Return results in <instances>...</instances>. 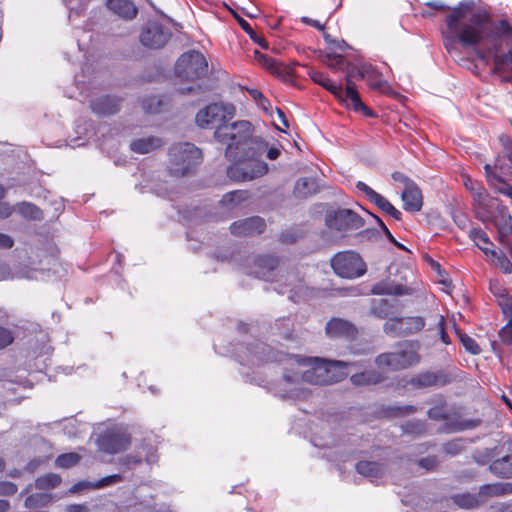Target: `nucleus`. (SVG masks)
<instances>
[{"label": "nucleus", "instance_id": "obj_1", "mask_svg": "<svg viewBox=\"0 0 512 512\" xmlns=\"http://www.w3.org/2000/svg\"><path fill=\"white\" fill-rule=\"evenodd\" d=\"M473 6L472 1H462L445 18L449 33H453L463 47H476L485 37L512 38V26L507 19L494 22L488 11L472 12Z\"/></svg>", "mask_w": 512, "mask_h": 512}, {"label": "nucleus", "instance_id": "obj_2", "mask_svg": "<svg viewBox=\"0 0 512 512\" xmlns=\"http://www.w3.org/2000/svg\"><path fill=\"white\" fill-rule=\"evenodd\" d=\"M238 127V138L224 143L225 159L230 162L226 167V176L234 183L260 179L269 172V166L262 159L267 143L253 137V126L240 124Z\"/></svg>", "mask_w": 512, "mask_h": 512}, {"label": "nucleus", "instance_id": "obj_3", "mask_svg": "<svg viewBox=\"0 0 512 512\" xmlns=\"http://www.w3.org/2000/svg\"><path fill=\"white\" fill-rule=\"evenodd\" d=\"M233 106H225L223 104L212 103L204 106L195 115V122L202 129H215L214 136L219 143H226L233 139H238L240 135V124L251 126L250 122L241 120L228 124L233 118Z\"/></svg>", "mask_w": 512, "mask_h": 512}, {"label": "nucleus", "instance_id": "obj_4", "mask_svg": "<svg viewBox=\"0 0 512 512\" xmlns=\"http://www.w3.org/2000/svg\"><path fill=\"white\" fill-rule=\"evenodd\" d=\"M346 361L329 360L322 358H306L298 361V366L307 367L301 375L288 376L290 380L302 377L304 383L310 385L327 386L338 383L347 376V368L354 366Z\"/></svg>", "mask_w": 512, "mask_h": 512}, {"label": "nucleus", "instance_id": "obj_5", "mask_svg": "<svg viewBox=\"0 0 512 512\" xmlns=\"http://www.w3.org/2000/svg\"><path fill=\"white\" fill-rule=\"evenodd\" d=\"M472 212L483 224L495 226L499 242L507 247L512 256V246L507 243L508 236L512 235V218L507 206H503L498 198H493L491 202L484 203V207L473 208Z\"/></svg>", "mask_w": 512, "mask_h": 512}, {"label": "nucleus", "instance_id": "obj_6", "mask_svg": "<svg viewBox=\"0 0 512 512\" xmlns=\"http://www.w3.org/2000/svg\"><path fill=\"white\" fill-rule=\"evenodd\" d=\"M419 361L418 346L407 340L396 344L393 352L380 353L375 359L379 369L391 372L410 368Z\"/></svg>", "mask_w": 512, "mask_h": 512}, {"label": "nucleus", "instance_id": "obj_7", "mask_svg": "<svg viewBox=\"0 0 512 512\" xmlns=\"http://www.w3.org/2000/svg\"><path fill=\"white\" fill-rule=\"evenodd\" d=\"M169 157V174L180 178L193 173L200 165L202 152L192 143H179L170 147Z\"/></svg>", "mask_w": 512, "mask_h": 512}, {"label": "nucleus", "instance_id": "obj_8", "mask_svg": "<svg viewBox=\"0 0 512 512\" xmlns=\"http://www.w3.org/2000/svg\"><path fill=\"white\" fill-rule=\"evenodd\" d=\"M333 272L340 278L356 279L366 273V264L357 252H338L331 258Z\"/></svg>", "mask_w": 512, "mask_h": 512}, {"label": "nucleus", "instance_id": "obj_9", "mask_svg": "<svg viewBox=\"0 0 512 512\" xmlns=\"http://www.w3.org/2000/svg\"><path fill=\"white\" fill-rule=\"evenodd\" d=\"M174 71L181 79H201L208 72V63L198 51L185 52L178 58Z\"/></svg>", "mask_w": 512, "mask_h": 512}, {"label": "nucleus", "instance_id": "obj_10", "mask_svg": "<svg viewBox=\"0 0 512 512\" xmlns=\"http://www.w3.org/2000/svg\"><path fill=\"white\" fill-rule=\"evenodd\" d=\"M325 224L332 230L346 232L363 227L364 220L353 210L338 209L326 212Z\"/></svg>", "mask_w": 512, "mask_h": 512}, {"label": "nucleus", "instance_id": "obj_11", "mask_svg": "<svg viewBox=\"0 0 512 512\" xmlns=\"http://www.w3.org/2000/svg\"><path fill=\"white\" fill-rule=\"evenodd\" d=\"M427 416L433 421H446L450 432H458L478 427L480 420H452L446 410V405L433 406L427 411Z\"/></svg>", "mask_w": 512, "mask_h": 512}, {"label": "nucleus", "instance_id": "obj_12", "mask_svg": "<svg viewBox=\"0 0 512 512\" xmlns=\"http://www.w3.org/2000/svg\"><path fill=\"white\" fill-rule=\"evenodd\" d=\"M171 33L166 31L164 27L156 22L149 23L140 34V42L142 45L160 49L169 41Z\"/></svg>", "mask_w": 512, "mask_h": 512}, {"label": "nucleus", "instance_id": "obj_13", "mask_svg": "<svg viewBox=\"0 0 512 512\" xmlns=\"http://www.w3.org/2000/svg\"><path fill=\"white\" fill-rule=\"evenodd\" d=\"M451 382L447 372L444 371H425L419 372L408 380V384L416 389L427 387H445Z\"/></svg>", "mask_w": 512, "mask_h": 512}, {"label": "nucleus", "instance_id": "obj_14", "mask_svg": "<svg viewBox=\"0 0 512 512\" xmlns=\"http://www.w3.org/2000/svg\"><path fill=\"white\" fill-rule=\"evenodd\" d=\"M488 184H493V178L499 177L505 180L506 177H512V152H504L495 158L494 165L486 164L484 166Z\"/></svg>", "mask_w": 512, "mask_h": 512}, {"label": "nucleus", "instance_id": "obj_15", "mask_svg": "<svg viewBox=\"0 0 512 512\" xmlns=\"http://www.w3.org/2000/svg\"><path fill=\"white\" fill-rule=\"evenodd\" d=\"M265 221L259 216L234 221L230 226V232L235 237H250L261 234L265 230Z\"/></svg>", "mask_w": 512, "mask_h": 512}, {"label": "nucleus", "instance_id": "obj_16", "mask_svg": "<svg viewBox=\"0 0 512 512\" xmlns=\"http://www.w3.org/2000/svg\"><path fill=\"white\" fill-rule=\"evenodd\" d=\"M325 333L332 339L355 340L358 330L346 319L332 318L326 323Z\"/></svg>", "mask_w": 512, "mask_h": 512}, {"label": "nucleus", "instance_id": "obj_17", "mask_svg": "<svg viewBox=\"0 0 512 512\" xmlns=\"http://www.w3.org/2000/svg\"><path fill=\"white\" fill-rule=\"evenodd\" d=\"M129 440L122 432L108 431L99 435L98 446L104 453L115 454L125 450Z\"/></svg>", "mask_w": 512, "mask_h": 512}, {"label": "nucleus", "instance_id": "obj_18", "mask_svg": "<svg viewBox=\"0 0 512 512\" xmlns=\"http://www.w3.org/2000/svg\"><path fill=\"white\" fill-rule=\"evenodd\" d=\"M352 73H347L346 76V90H344V97L337 98L340 102L349 101V107L353 108L356 113H363L366 117H374L371 109L366 107L363 103L361 96L357 92L356 85L351 79Z\"/></svg>", "mask_w": 512, "mask_h": 512}, {"label": "nucleus", "instance_id": "obj_19", "mask_svg": "<svg viewBox=\"0 0 512 512\" xmlns=\"http://www.w3.org/2000/svg\"><path fill=\"white\" fill-rule=\"evenodd\" d=\"M123 98L115 95H103L95 98L89 104L92 112L99 117H107L119 112Z\"/></svg>", "mask_w": 512, "mask_h": 512}, {"label": "nucleus", "instance_id": "obj_20", "mask_svg": "<svg viewBox=\"0 0 512 512\" xmlns=\"http://www.w3.org/2000/svg\"><path fill=\"white\" fill-rule=\"evenodd\" d=\"M403 209L415 213L423 207V194L415 182H408L401 193Z\"/></svg>", "mask_w": 512, "mask_h": 512}, {"label": "nucleus", "instance_id": "obj_21", "mask_svg": "<svg viewBox=\"0 0 512 512\" xmlns=\"http://www.w3.org/2000/svg\"><path fill=\"white\" fill-rule=\"evenodd\" d=\"M463 184L466 190L469 191L472 197V209L475 207H484V203L491 202L490 194L486 191L485 187L473 180L471 177L464 175Z\"/></svg>", "mask_w": 512, "mask_h": 512}, {"label": "nucleus", "instance_id": "obj_22", "mask_svg": "<svg viewBox=\"0 0 512 512\" xmlns=\"http://www.w3.org/2000/svg\"><path fill=\"white\" fill-rule=\"evenodd\" d=\"M269 346L261 341H255L245 347L242 354L245 356V361H241L242 365L259 366L267 360L266 352Z\"/></svg>", "mask_w": 512, "mask_h": 512}, {"label": "nucleus", "instance_id": "obj_23", "mask_svg": "<svg viewBox=\"0 0 512 512\" xmlns=\"http://www.w3.org/2000/svg\"><path fill=\"white\" fill-rule=\"evenodd\" d=\"M477 494L484 504L491 498L502 497L512 494V483L495 482L491 484H484L479 486Z\"/></svg>", "mask_w": 512, "mask_h": 512}, {"label": "nucleus", "instance_id": "obj_24", "mask_svg": "<svg viewBox=\"0 0 512 512\" xmlns=\"http://www.w3.org/2000/svg\"><path fill=\"white\" fill-rule=\"evenodd\" d=\"M371 293L375 295H410L412 289L406 285L394 283L391 280L379 281L371 287Z\"/></svg>", "mask_w": 512, "mask_h": 512}, {"label": "nucleus", "instance_id": "obj_25", "mask_svg": "<svg viewBox=\"0 0 512 512\" xmlns=\"http://www.w3.org/2000/svg\"><path fill=\"white\" fill-rule=\"evenodd\" d=\"M385 380V373L378 370H365L350 376V382L357 387L377 385Z\"/></svg>", "mask_w": 512, "mask_h": 512}, {"label": "nucleus", "instance_id": "obj_26", "mask_svg": "<svg viewBox=\"0 0 512 512\" xmlns=\"http://www.w3.org/2000/svg\"><path fill=\"white\" fill-rule=\"evenodd\" d=\"M121 481H123V477L120 474H112L95 482L78 481L71 486L70 493H79L85 489H100L103 487H109Z\"/></svg>", "mask_w": 512, "mask_h": 512}, {"label": "nucleus", "instance_id": "obj_27", "mask_svg": "<svg viewBox=\"0 0 512 512\" xmlns=\"http://www.w3.org/2000/svg\"><path fill=\"white\" fill-rule=\"evenodd\" d=\"M310 79L315 82L317 85L321 86L326 91L333 94L337 99L343 98V88L341 84H336L329 78L326 73L310 70L309 72Z\"/></svg>", "mask_w": 512, "mask_h": 512}, {"label": "nucleus", "instance_id": "obj_28", "mask_svg": "<svg viewBox=\"0 0 512 512\" xmlns=\"http://www.w3.org/2000/svg\"><path fill=\"white\" fill-rule=\"evenodd\" d=\"M488 470L500 479H512V452L492 461Z\"/></svg>", "mask_w": 512, "mask_h": 512}, {"label": "nucleus", "instance_id": "obj_29", "mask_svg": "<svg viewBox=\"0 0 512 512\" xmlns=\"http://www.w3.org/2000/svg\"><path fill=\"white\" fill-rule=\"evenodd\" d=\"M107 7L124 19H134L138 9L131 0H107Z\"/></svg>", "mask_w": 512, "mask_h": 512}, {"label": "nucleus", "instance_id": "obj_30", "mask_svg": "<svg viewBox=\"0 0 512 512\" xmlns=\"http://www.w3.org/2000/svg\"><path fill=\"white\" fill-rule=\"evenodd\" d=\"M319 190V186L317 184L316 178H300L296 180L293 195L298 199H307L311 195L317 193Z\"/></svg>", "mask_w": 512, "mask_h": 512}, {"label": "nucleus", "instance_id": "obj_31", "mask_svg": "<svg viewBox=\"0 0 512 512\" xmlns=\"http://www.w3.org/2000/svg\"><path fill=\"white\" fill-rule=\"evenodd\" d=\"M456 507L466 510L476 509L483 505L477 493H456L449 497Z\"/></svg>", "mask_w": 512, "mask_h": 512}, {"label": "nucleus", "instance_id": "obj_32", "mask_svg": "<svg viewBox=\"0 0 512 512\" xmlns=\"http://www.w3.org/2000/svg\"><path fill=\"white\" fill-rule=\"evenodd\" d=\"M163 145L162 139L157 137L137 138L131 142L130 148L134 153H150Z\"/></svg>", "mask_w": 512, "mask_h": 512}, {"label": "nucleus", "instance_id": "obj_33", "mask_svg": "<svg viewBox=\"0 0 512 512\" xmlns=\"http://www.w3.org/2000/svg\"><path fill=\"white\" fill-rule=\"evenodd\" d=\"M356 188L358 191L365 195L366 199H368L372 204L376 205L380 210H384L392 204L387 200L386 197L376 192L363 181H357Z\"/></svg>", "mask_w": 512, "mask_h": 512}, {"label": "nucleus", "instance_id": "obj_34", "mask_svg": "<svg viewBox=\"0 0 512 512\" xmlns=\"http://www.w3.org/2000/svg\"><path fill=\"white\" fill-rule=\"evenodd\" d=\"M493 70L494 74L509 73L512 76V48L508 52L498 53L493 56Z\"/></svg>", "mask_w": 512, "mask_h": 512}, {"label": "nucleus", "instance_id": "obj_35", "mask_svg": "<svg viewBox=\"0 0 512 512\" xmlns=\"http://www.w3.org/2000/svg\"><path fill=\"white\" fill-rule=\"evenodd\" d=\"M348 73L353 74L352 78L368 80L369 86L373 89H380L386 83L380 78L378 72L371 67L363 66L358 68L356 73L354 71H348Z\"/></svg>", "mask_w": 512, "mask_h": 512}, {"label": "nucleus", "instance_id": "obj_36", "mask_svg": "<svg viewBox=\"0 0 512 512\" xmlns=\"http://www.w3.org/2000/svg\"><path fill=\"white\" fill-rule=\"evenodd\" d=\"M254 59L256 60L257 63H259L261 66H263L273 74L284 75L285 73H289V69L286 66L278 63L273 58L269 57L268 55L260 51L256 50L254 52Z\"/></svg>", "mask_w": 512, "mask_h": 512}, {"label": "nucleus", "instance_id": "obj_37", "mask_svg": "<svg viewBox=\"0 0 512 512\" xmlns=\"http://www.w3.org/2000/svg\"><path fill=\"white\" fill-rule=\"evenodd\" d=\"M482 252H484L486 257L492 259L495 266L500 268L501 272L506 274L512 272V263L503 251H496L494 248H482Z\"/></svg>", "mask_w": 512, "mask_h": 512}, {"label": "nucleus", "instance_id": "obj_38", "mask_svg": "<svg viewBox=\"0 0 512 512\" xmlns=\"http://www.w3.org/2000/svg\"><path fill=\"white\" fill-rule=\"evenodd\" d=\"M394 305L388 299H373L370 306V314L384 320L393 313Z\"/></svg>", "mask_w": 512, "mask_h": 512}, {"label": "nucleus", "instance_id": "obj_39", "mask_svg": "<svg viewBox=\"0 0 512 512\" xmlns=\"http://www.w3.org/2000/svg\"><path fill=\"white\" fill-rule=\"evenodd\" d=\"M355 470L365 477L380 478L382 476V466L376 461L360 460L355 464Z\"/></svg>", "mask_w": 512, "mask_h": 512}, {"label": "nucleus", "instance_id": "obj_40", "mask_svg": "<svg viewBox=\"0 0 512 512\" xmlns=\"http://www.w3.org/2000/svg\"><path fill=\"white\" fill-rule=\"evenodd\" d=\"M249 198V192L245 190H235L226 192L220 200V204L224 207L233 208L245 202Z\"/></svg>", "mask_w": 512, "mask_h": 512}, {"label": "nucleus", "instance_id": "obj_41", "mask_svg": "<svg viewBox=\"0 0 512 512\" xmlns=\"http://www.w3.org/2000/svg\"><path fill=\"white\" fill-rule=\"evenodd\" d=\"M401 331L403 334L409 335L418 333L425 327V320L422 317H400Z\"/></svg>", "mask_w": 512, "mask_h": 512}, {"label": "nucleus", "instance_id": "obj_42", "mask_svg": "<svg viewBox=\"0 0 512 512\" xmlns=\"http://www.w3.org/2000/svg\"><path fill=\"white\" fill-rule=\"evenodd\" d=\"M469 239L481 250L482 248H494V244L487 233L480 227H472L469 230Z\"/></svg>", "mask_w": 512, "mask_h": 512}, {"label": "nucleus", "instance_id": "obj_43", "mask_svg": "<svg viewBox=\"0 0 512 512\" xmlns=\"http://www.w3.org/2000/svg\"><path fill=\"white\" fill-rule=\"evenodd\" d=\"M278 264L279 259L273 255H260L255 258V266L260 268L263 276L275 270Z\"/></svg>", "mask_w": 512, "mask_h": 512}, {"label": "nucleus", "instance_id": "obj_44", "mask_svg": "<svg viewBox=\"0 0 512 512\" xmlns=\"http://www.w3.org/2000/svg\"><path fill=\"white\" fill-rule=\"evenodd\" d=\"M237 19L241 29L249 35V38L253 40L254 43L258 44L263 49H267L269 47V44L267 43L263 35L255 32L253 27L249 25L246 19L240 18L239 16H237Z\"/></svg>", "mask_w": 512, "mask_h": 512}, {"label": "nucleus", "instance_id": "obj_45", "mask_svg": "<svg viewBox=\"0 0 512 512\" xmlns=\"http://www.w3.org/2000/svg\"><path fill=\"white\" fill-rule=\"evenodd\" d=\"M62 482L60 475L50 472L40 476L35 480V487L39 489H53L58 487Z\"/></svg>", "mask_w": 512, "mask_h": 512}, {"label": "nucleus", "instance_id": "obj_46", "mask_svg": "<svg viewBox=\"0 0 512 512\" xmlns=\"http://www.w3.org/2000/svg\"><path fill=\"white\" fill-rule=\"evenodd\" d=\"M80 461V455L77 452H66L57 456L56 466L61 468H70L77 465Z\"/></svg>", "mask_w": 512, "mask_h": 512}, {"label": "nucleus", "instance_id": "obj_47", "mask_svg": "<svg viewBox=\"0 0 512 512\" xmlns=\"http://www.w3.org/2000/svg\"><path fill=\"white\" fill-rule=\"evenodd\" d=\"M302 359L303 358L295 357L294 359H291L290 365H288V367H286V370H285V373H284V379L288 383H301V382H304L302 377H299L298 379H295V380L289 379V377H288L290 375L291 376H295V375H298V374L301 375L302 373H304L305 370H301V368L305 367V366H298L297 365V362L301 361Z\"/></svg>", "mask_w": 512, "mask_h": 512}, {"label": "nucleus", "instance_id": "obj_48", "mask_svg": "<svg viewBox=\"0 0 512 512\" xmlns=\"http://www.w3.org/2000/svg\"><path fill=\"white\" fill-rule=\"evenodd\" d=\"M18 211L21 215L28 219H41L42 211L36 205L30 202H23L18 206Z\"/></svg>", "mask_w": 512, "mask_h": 512}, {"label": "nucleus", "instance_id": "obj_49", "mask_svg": "<svg viewBox=\"0 0 512 512\" xmlns=\"http://www.w3.org/2000/svg\"><path fill=\"white\" fill-rule=\"evenodd\" d=\"M457 336L458 339H460L465 351L471 353L472 355H478L481 353L480 346L471 336L464 332H457Z\"/></svg>", "mask_w": 512, "mask_h": 512}, {"label": "nucleus", "instance_id": "obj_50", "mask_svg": "<svg viewBox=\"0 0 512 512\" xmlns=\"http://www.w3.org/2000/svg\"><path fill=\"white\" fill-rule=\"evenodd\" d=\"M492 179L493 184H491L490 186L493 187L494 191L503 194L512 200V186L505 180H500L499 177H495Z\"/></svg>", "mask_w": 512, "mask_h": 512}, {"label": "nucleus", "instance_id": "obj_51", "mask_svg": "<svg viewBox=\"0 0 512 512\" xmlns=\"http://www.w3.org/2000/svg\"><path fill=\"white\" fill-rule=\"evenodd\" d=\"M498 301L499 307L504 315L511 318L512 317V297L507 295H500Z\"/></svg>", "mask_w": 512, "mask_h": 512}, {"label": "nucleus", "instance_id": "obj_52", "mask_svg": "<svg viewBox=\"0 0 512 512\" xmlns=\"http://www.w3.org/2000/svg\"><path fill=\"white\" fill-rule=\"evenodd\" d=\"M384 332L387 334L400 335L403 333L401 331V321L400 317L392 318L385 322L384 324Z\"/></svg>", "mask_w": 512, "mask_h": 512}, {"label": "nucleus", "instance_id": "obj_53", "mask_svg": "<svg viewBox=\"0 0 512 512\" xmlns=\"http://www.w3.org/2000/svg\"><path fill=\"white\" fill-rule=\"evenodd\" d=\"M464 449L463 443L461 440H450L444 445L445 453L450 456H455L460 454Z\"/></svg>", "mask_w": 512, "mask_h": 512}, {"label": "nucleus", "instance_id": "obj_54", "mask_svg": "<svg viewBox=\"0 0 512 512\" xmlns=\"http://www.w3.org/2000/svg\"><path fill=\"white\" fill-rule=\"evenodd\" d=\"M373 218L376 219L377 223L379 224L381 230H383V232L385 233V236L388 240H390L391 243L394 244L395 247L401 249V250H407V248L401 244L400 242H398L393 234L388 230L387 226L384 224V222L376 215H373Z\"/></svg>", "mask_w": 512, "mask_h": 512}, {"label": "nucleus", "instance_id": "obj_55", "mask_svg": "<svg viewBox=\"0 0 512 512\" xmlns=\"http://www.w3.org/2000/svg\"><path fill=\"white\" fill-rule=\"evenodd\" d=\"M18 491L15 483L10 481H0V496H12Z\"/></svg>", "mask_w": 512, "mask_h": 512}, {"label": "nucleus", "instance_id": "obj_56", "mask_svg": "<svg viewBox=\"0 0 512 512\" xmlns=\"http://www.w3.org/2000/svg\"><path fill=\"white\" fill-rule=\"evenodd\" d=\"M499 337L503 343H512V317L509 318L506 326L502 327L499 332Z\"/></svg>", "mask_w": 512, "mask_h": 512}, {"label": "nucleus", "instance_id": "obj_57", "mask_svg": "<svg viewBox=\"0 0 512 512\" xmlns=\"http://www.w3.org/2000/svg\"><path fill=\"white\" fill-rule=\"evenodd\" d=\"M437 328L440 334V340L443 344L449 345L450 344V338L446 331V320L442 315H439V319L437 322Z\"/></svg>", "mask_w": 512, "mask_h": 512}, {"label": "nucleus", "instance_id": "obj_58", "mask_svg": "<svg viewBox=\"0 0 512 512\" xmlns=\"http://www.w3.org/2000/svg\"><path fill=\"white\" fill-rule=\"evenodd\" d=\"M14 339L12 332L8 328L0 326V349L7 347Z\"/></svg>", "mask_w": 512, "mask_h": 512}, {"label": "nucleus", "instance_id": "obj_59", "mask_svg": "<svg viewBox=\"0 0 512 512\" xmlns=\"http://www.w3.org/2000/svg\"><path fill=\"white\" fill-rule=\"evenodd\" d=\"M418 466L425 468L427 471H431L438 466V460L436 456H427L423 459L418 460Z\"/></svg>", "mask_w": 512, "mask_h": 512}, {"label": "nucleus", "instance_id": "obj_60", "mask_svg": "<svg viewBox=\"0 0 512 512\" xmlns=\"http://www.w3.org/2000/svg\"><path fill=\"white\" fill-rule=\"evenodd\" d=\"M392 412L394 416H404L416 412V407L410 405L396 406L392 408Z\"/></svg>", "mask_w": 512, "mask_h": 512}, {"label": "nucleus", "instance_id": "obj_61", "mask_svg": "<svg viewBox=\"0 0 512 512\" xmlns=\"http://www.w3.org/2000/svg\"><path fill=\"white\" fill-rule=\"evenodd\" d=\"M301 22L304 25L316 28L318 31H324V29H325V25L324 24H322L321 22H319L316 19H312V18L307 17V16H303L301 18Z\"/></svg>", "mask_w": 512, "mask_h": 512}, {"label": "nucleus", "instance_id": "obj_62", "mask_svg": "<svg viewBox=\"0 0 512 512\" xmlns=\"http://www.w3.org/2000/svg\"><path fill=\"white\" fill-rule=\"evenodd\" d=\"M490 291H491V293H493V295L495 296L496 299H499L500 295L508 294L507 290L504 289L503 287H501L499 282H496V281L490 283Z\"/></svg>", "mask_w": 512, "mask_h": 512}, {"label": "nucleus", "instance_id": "obj_63", "mask_svg": "<svg viewBox=\"0 0 512 512\" xmlns=\"http://www.w3.org/2000/svg\"><path fill=\"white\" fill-rule=\"evenodd\" d=\"M14 243L15 242L9 235L0 233V248H2V249L12 248Z\"/></svg>", "mask_w": 512, "mask_h": 512}, {"label": "nucleus", "instance_id": "obj_64", "mask_svg": "<svg viewBox=\"0 0 512 512\" xmlns=\"http://www.w3.org/2000/svg\"><path fill=\"white\" fill-rule=\"evenodd\" d=\"M385 214L391 216L395 220H401L402 213L396 209L392 204L388 206L386 209L381 210Z\"/></svg>", "mask_w": 512, "mask_h": 512}]
</instances>
